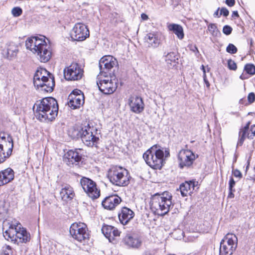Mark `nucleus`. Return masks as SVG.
Instances as JSON below:
<instances>
[{
  "label": "nucleus",
  "mask_w": 255,
  "mask_h": 255,
  "mask_svg": "<svg viewBox=\"0 0 255 255\" xmlns=\"http://www.w3.org/2000/svg\"><path fill=\"white\" fill-rule=\"evenodd\" d=\"M33 109L38 120L41 121H52L57 116L58 105L54 98L47 97L37 101L34 105Z\"/></svg>",
  "instance_id": "1"
},
{
  "label": "nucleus",
  "mask_w": 255,
  "mask_h": 255,
  "mask_svg": "<svg viewBox=\"0 0 255 255\" xmlns=\"http://www.w3.org/2000/svg\"><path fill=\"white\" fill-rule=\"evenodd\" d=\"M25 46L33 53L36 54L38 59L41 62H47L51 57V49L45 41L44 36L28 38L25 41Z\"/></svg>",
  "instance_id": "2"
},
{
  "label": "nucleus",
  "mask_w": 255,
  "mask_h": 255,
  "mask_svg": "<svg viewBox=\"0 0 255 255\" xmlns=\"http://www.w3.org/2000/svg\"><path fill=\"white\" fill-rule=\"evenodd\" d=\"M170 156L169 151L165 150V152L161 149H157V145H154L148 149L143 154V158L151 168L155 169H160L164 164L165 159Z\"/></svg>",
  "instance_id": "3"
},
{
  "label": "nucleus",
  "mask_w": 255,
  "mask_h": 255,
  "mask_svg": "<svg viewBox=\"0 0 255 255\" xmlns=\"http://www.w3.org/2000/svg\"><path fill=\"white\" fill-rule=\"evenodd\" d=\"M8 228L3 232V236L5 239H10L14 243H26L30 240V236L26 230L21 227L20 223L10 224L7 221L3 223V230L5 227L8 226Z\"/></svg>",
  "instance_id": "4"
},
{
  "label": "nucleus",
  "mask_w": 255,
  "mask_h": 255,
  "mask_svg": "<svg viewBox=\"0 0 255 255\" xmlns=\"http://www.w3.org/2000/svg\"><path fill=\"white\" fill-rule=\"evenodd\" d=\"M172 196L168 192H164L161 194H155L152 198L151 208L155 214L164 216L173 206L172 203Z\"/></svg>",
  "instance_id": "5"
},
{
  "label": "nucleus",
  "mask_w": 255,
  "mask_h": 255,
  "mask_svg": "<svg viewBox=\"0 0 255 255\" xmlns=\"http://www.w3.org/2000/svg\"><path fill=\"white\" fill-rule=\"evenodd\" d=\"M107 176L113 184L120 187L128 186L131 178L128 170L118 166L111 167L108 170Z\"/></svg>",
  "instance_id": "6"
},
{
  "label": "nucleus",
  "mask_w": 255,
  "mask_h": 255,
  "mask_svg": "<svg viewBox=\"0 0 255 255\" xmlns=\"http://www.w3.org/2000/svg\"><path fill=\"white\" fill-rule=\"evenodd\" d=\"M47 73L45 69L38 70L33 77V84L35 87L44 92H51L54 89L55 81L54 77L49 74V77L45 76Z\"/></svg>",
  "instance_id": "7"
},
{
  "label": "nucleus",
  "mask_w": 255,
  "mask_h": 255,
  "mask_svg": "<svg viewBox=\"0 0 255 255\" xmlns=\"http://www.w3.org/2000/svg\"><path fill=\"white\" fill-rule=\"evenodd\" d=\"M97 129L94 127H91L88 124L82 127L80 130H75L74 137H80L83 143L88 146H93L96 144L99 138L94 133Z\"/></svg>",
  "instance_id": "8"
},
{
  "label": "nucleus",
  "mask_w": 255,
  "mask_h": 255,
  "mask_svg": "<svg viewBox=\"0 0 255 255\" xmlns=\"http://www.w3.org/2000/svg\"><path fill=\"white\" fill-rule=\"evenodd\" d=\"M238 245V238L233 234H227L220 243V253L221 255H232Z\"/></svg>",
  "instance_id": "9"
},
{
  "label": "nucleus",
  "mask_w": 255,
  "mask_h": 255,
  "mask_svg": "<svg viewBox=\"0 0 255 255\" xmlns=\"http://www.w3.org/2000/svg\"><path fill=\"white\" fill-rule=\"evenodd\" d=\"M70 234L72 237L79 242H85L89 238L88 229L85 224L74 223L70 228Z\"/></svg>",
  "instance_id": "10"
},
{
  "label": "nucleus",
  "mask_w": 255,
  "mask_h": 255,
  "mask_svg": "<svg viewBox=\"0 0 255 255\" xmlns=\"http://www.w3.org/2000/svg\"><path fill=\"white\" fill-rule=\"evenodd\" d=\"M104 77L99 76L97 77V84L99 90L105 94H111L113 93L117 88V82L115 80H112L108 75L103 76Z\"/></svg>",
  "instance_id": "11"
},
{
  "label": "nucleus",
  "mask_w": 255,
  "mask_h": 255,
  "mask_svg": "<svg viewBox=\"0 0 255 255\" xmlns=\"http://www.w3.org/2000/svg\"><path fill=\"white\" fill-rule=\"evenodd\" d=\"M80 184L88 196L93 199L98 198L100 195V190L96 183L89 178L83 177L80 180Z\"/></svg>",
  "instance_id": "12"
},
{
  "label": "nucleus",
  "mask_w": 255,
  "mask_h": 255,
  "mask_svg": "<svg viewBox=\"0 0 255 255\" xmlns=\"http://www.w3.org/2000/svg\"><path fill=\"white\" fill-rule=\"evenodd\" d=\"M100 74L101 76L110 75L112 69L118 65L117 59L111 55L103 56L99 61Z\"/></svg>",
  "instance_id": "13"
},
{
  "label": "nucleus",
  "mask_w": 255,
  "mask_h": 255,
  "mask_svg": "<svg viewBox=\"0 0 255 255\" xmlns=\"http://www.w3.org/2000/svg\"><path fill=\"white\" fill-rule=\"evenodd\" d=\"M83 69L77 63H73L64 70L65 78L67 80H78L82 77Z\"/></svg>",
  "instance_id": "14"
},
{
  "label": "nucleus",
  "mask_w": 255,
  "mask_h": 255,
  "mask_svg": "<svg viewBox=\"0 0 255 255\" xmlns=\"http://www.w3.org/2000/svg\"><path fill=\"white\" fill-rule=\"evenodd\" d=\"M197 157V155L196 156L190 150H181L178 155L179 167L182 169L184 167H190Z\"/></svg>",
  "instance_id": "15"
},
{
  "label": "nucleus",
  "mask_w": 255,
  "mask_h": 255,
  "mask_svg": "<svg viewBox=\"0 0 255 255\" xmlns=\"http://www.w3.org/2000/svg\"><path fill=\"white\" fill-rule=\"evenodd\" d=\"M70 34L74 40L83 41L89 36V31L85 24L77 23L71 30Z\"/></svg>",
  "instance_id": "16"
},
{
  "label": "nucleus",
  "mask_w": 255,
  "mask_h": 255,
  "mask_svg": "<svg viewBox=\"0 0 255 255\" xmlns=\"http://www.w3.org/2000/svg\"><path fill=\"white\" fill-rule=\"evenodd\" d=\"M68 105L73 109L79 108L84 103V96L81 91L74 90L68 96Z\"/></svg>",
  "instance_id": "17"
},
{
  "label": "nucleus",
  "mask_w": 255,
  "mask_h": 255,
  "mask_svg": "<svg viewBox=\"0 0 255 255\" xmlns=\"http://www.w3.org/2000/svg\"><path fill=\"white\" fill-rule=\"evenodd\" d=\"M128 104L130 110L135 114H140L144 109V104L141 97L132 96L129 97Z\"/></svg>",
  "instance_id": "18"
},
{
  "label": "nucleus",
  "mask_w": 255,
  "mask_h": 255,
  "mask_svg": "<svg viewBox=\"0 0 255 255\" xmlns=\"http://www.w3.org/2000/svg\"><path fill=\"white\" fill-rule=\"evenodd\" d=\"M13 144L11 138L8 142L0 139V163L3 162L11 154Z\"/></svg>",
  "instance_id": "19"
},
{
  "label": "nucleus",
  "mask_w": 255,
  "mask_h": 255,
  "mask_svg": "<svg viewBox=\"0 0 255 255\" xmlns=\"http://www.w3.org/2000/svg\"><path fill=\"white\" fill-rule=\"evenodd\" d=\"M250 122H249L244 128L239 132V139L238 142V145H242L246 137L252 139L255 135V125H252L249 128Z\"/></svg>",
  "instance_id": "20"
},
{
  "label": "nucleus",
  "mask_w": 255,
  "mask_h": 255,
  "mask_svg": "<svg viewBox=\"0 0 255 255\" xmlns=\"http://www.w3.org/2000/svg\"><path fill=\"white\" fill-rule=\"evenodd\" d=\"M82 158L81 154L79 153L78 149L75 150H69L63 156L64 162L69 166L78 163Z\"/></svg>",
  "instance_id": "21"
},
{
  "label": "nucleus",
  "mask_w": 255,
  "mask_h": 255,
  "mask_svg": "<svg viewBox=\"0 0 255 255\" xmlns=\"http://www.w3.org/2000/svg\"><path fill=\"white\" fill-rule=\"evenodd\" d=\"M122 201L121 198L117 195L107 197L103 201L102 204L105 209L112 210L117 206Z\"/></svg>",
  "instance_id": "22"
},
{
  "label": "nucleus",
  "mask_w": 255,
  "mask_h": 255,
  "mask_svg": "<svg viewBox=\"0 0 255 255\" xmlns=\"http://www.w3.org/2000/svg\"><path fill=\"white\" fill-rule=\"evenodd\" d=\"M101 230L103 234L110 242H113L115 238L119 237L120 235V231L114 226L105 225Z\"/></svg>",
  "instance_id": "23"
},
{
  "label": "nucleus",
  "mask_w": 255,
  "mask_h": 255,
  "mask_svg": "<svg viewBox=\"0 0 255 255\" xmlns=\"http://www.w3.org/2000/svg\"><path fill=\"white\" fill-rule=\"evenodd\" d=\"M134 216V213L131 210L127 207H123L121 213L119 214V218L122 224L126 225Z\"/></svg>",
  "instance_id": "24"
},
{
  "label": "nucleus",
  "mask_w": 255,
  "mask_h": 255,
  "mask_svg": "<svg viewBox=\"0 0 255 255\" xmlns=\"http://www.w3.org/2000/svg\"><path fill=\"white\" fill-rule=\"evenodd\" d=\"M14 171L10 168H7L0 172V186L6 184L14 179Z\"/></svg>",
  "instance_id": "25"
},
{
  "label": "nucleus",
  "mask_w": 255,
  "mask_h": 255,
  "mask_svg": "<svg viewBox=\"0 0 255 255\" xmlns=\"http://www.w3.org/2000/svg\"><path fill=\"white\" fill-rule=\"evenodd\" d=\"M60 195L62 200L67 202L74 198L75 193L72 187L69 185H66L62 188Z\"/></svg>",
  "instance_id": "26"
},
{
  "label": "nucleus",
  "mask_w": 255,
  "mask_h": 255,
  "mask_svg": "<svg viewBox=\"0 0 255 255\" xmlns=\"http://www.w3.org/2000/svg\"><path fill=\"white\" fill-rule=\"evenodd\" d=\"M125 244L132 248H138L141 244V241L135 234H127L123 239Z\"/></svg>",
  "instance_id": "27"
},
{
  "label": "nucleus",
  "mask_w": 255,
  "mask_h": 255,
  "mask_svg": "<svg viewBox=\"0 0 255 255\" xmlns=\"http://www.w3.org/2000/svg\"><path fill=\"white\" fill-rule=\"evenodd\" d=\"M195 182L192 181H186L180 186L181 194L183 197L187 196L194 190Z\"/></svg>",
  "instance_id": "28"
},
{
  "label": "nucleus",
  "mask_w": 255,
  "mask_h": 255,
  "mask_svg": "<svg viewBox=\"0 0 255 255\" xmlns=\"http://www.w3.org/2000/svg\"><path fill=\"white\" fill-rule=\"evenodd\" d=\"M168 28L169 30L172 31L179 39H182L184 38V34L183 27L177 24H170Z\"/></svg>",
  "instance_id": "29"
},
{
  "label": "nucleus",
  "mask_w": 255,
  "mask_h": 255,
  "mask_svg": "<svg viewBox=\"0 0 255 255\" xmlns=\"http://www.w3.org/2000/svg\"><path fill=\"white\" fill-rule=\"evenodd\" d=\"M145 40L149 45L154 47H157L160 43V40L157 34L153 33L147 34L145 37Z\"/></svg>",
  "instance_id": "30"
},
{
  "label": "nucleus",
  "mask_w": 255,
  "mask_h": 255,
  "mask_svg": "<svg viewBox=\"0 0 255 255\" xmlns=\"http://www.w3.org/2000/svg\"><path fill=\"white\" fill-rule=\"evenodd\" d=\"M178 55L177 52H171L168 53L165 56V61L167 64L174 66L178 63Z\"/></svg>",
  "instance_id": "31"
},
{
  "label": "nucleus",
  "mask_w": 255,
  "mask_h": 255,
  "mask_svg": "<svg viewBox=\"0 0 255 255\" xmlns=\"http://www.w3.org/2000/svg\"><path fill=\"white\" fill-rule=\"evenodd\" d=\"M18 51V47L13 42H9L7 46V54L8 57L12 58L16 56Z\"/></svg>",
  "instance_id": "32"
},
{
  "label": "nucleus",
  "mask_w": 255,
  "mask_h": 255,
  "mask_svg": "<svg viewBox=\"0 0 255 255\" xmlns=\"http://www.w3.org/2000/svg\"><path fill=\"white\" fill-rule=\"evenodd\" d=\"M245 70L248 74L250 75L255 74V66L252 64H247L244 68Z\"/></svg>",
  "instance_id": "33"
},
{
  "label": "nucleus",
  "mask_w": 255,
  "mask_h": 255,
  "mask_svg": "<svg viewBox=\"0 0 255 255\" xmlns=\"http://www.w3.org/2000/svg\"><path fill=\"white\" fill-rule=\"evenodd\" d=\"M208 30L213 35L217 36L219 33L217 27L215 24H210L208 26Z\"/></svg>",
  "instance_id": "34"
},
{
  "label": "nucleus",
  "mask_w": 255,
  "mask_h": 255,
  "mask_svg": "<svg viewBox=\"0 0 255 255\" xmlns=\"http://www.w3.org/2000/svg\"><path fill=\"white\" fill-rule=\"evenodd\" d=\"M22 12V9L19 7H14L11 9V13L14 17L20 16Z\"/></svg>",
  "instance_id": "35"
},
{
  "label": "nucleus",
  "mask_w": 255,
  "mask_h": 255,
  "mask_svg": "<svg viewBox=\"0 0 255 255\" xmlns=\"http://www.w3.org/2000/svg\"><path fill=\"white\" fill-rule=\"evenodd\" d=\"M226 51L230 54H235L237 53L238 50L234 44L230 43L226 48Z\"/></svg>",
  "instance_id": "36"
},
{
  "label": "nucleus",
  "mask_w": 255,
  "mask_h": 255,
  "mask_svg": "<svg viewBox=\"0 0 255 255\" xmlns=\"http://www.w3.org/2000/svg\"><path fill=\"white\" fill-rule=\"evenodd\" d=\"M228 68L230 70H236L237 69V64L235 62V61L232 60V59L228 60Z\"/></svg>",
  "instance_id": "37"
},
{
  "label": "nucleus",
  "mask_w": 255,
  "mask_h": 255,
  "mask_svg": "<svg viewBox=\"0 0 255 255\" xmlns=\"http://www.w3.org/2000/svg\"><path fill=\"white\" fill-rule=\"evenodd\" d=\"M232 30L233 29L230 26L226 25L223 27V32L225 34L228 35L232 33Z\"/></svg>",
  "instance_id": "38"
},
{
  "label": "nucleus",
  "mask_w": 255,
  "mask_h": 255,
  "mask_svg": "<svg viewBox=\"0 0 255 255\" xmlns=\"http://www.w3.org/2000/svg\"><path fill=\"white\" fill-rule=\"evenodd\" d=\"M255 100V95L254 93H250L248 96V100L250 104L253 103Z\"/></svg>",
  "instance_id": "39"
},
{
  "label": "nucleus",
  "mask_w": 255,
  "mask_h": 255,
  "mask_svg": "<svg viewBox=\"0 0 255 255\" xmlns=\"http://www.w3.org/2000/svg\"><path fill=\"white\" fill-rule=\"evenodd\" d=\"M11 248L9 246L6 245L3 255H11Z\"/></svg>",
  "instance_id": "40"
},
{
  "label": "nucleus",
  "mask_w": 255,
  "mask_h": 255,
  "mask_svg": "<svg viewBox=\"0 0 255 255\" xmlns=\"http://www.w3.org/2000/svg\"><path fill=\"white\" fill-rule=\"evenodd\" d=\"M188 47L191 51H193L195 54H196V53H199L198 48L195 45L189 44L188 45Z\"/></svg>",
  "instance_id": "41"
},
{
  "label": "nucleus",
  "mask_w": 255,
  "mask_h": 255,
  "mask_svg": "<svg viewBox=\"0 0 255 255\" xmlns=\"http://www.w3.org/2000/svg\"><path fill=\"white\" fill-rule=\"evenodd\" d=\"M233 174L234 176L236 177H239V178H241L242 177V174L240 170L238 169H235L233 170Z\"/></svg>",
  "instance_id": "42"
},
{
  "label": "nucleus",
  "mask_w": 255,
  "mask_h": 255,
  "mask_svg": "<svg viewBox=\"0 0 255 255\" xmlns=\"http://www.w3.org/2000/svg\"><path fill=\"white\" fill-rule=\"evenodd\" d=\"M229 189H234L233 188L234 187L236 182L234 181L233 178L231 177L230 178V181H229Z\"/></svg>",
  "instance_id": "43"
},
{
  "label": "nucleus",
  "mask_w": 255,
  "mask_h": 255,
  "mask_svg": "<svg viewBox=\"0 0 255 255\" xmlns=\"http://www.w3.org/2000/svg\"><path fill=\"white\" fill-rule=\"evenodd\" d=\"M223 15L225 16H227L229 15V11L226 8H222L220 10V15Z\"/></svg>",
  "instance_id": "44"
},
{
  "label": "nucleus",
  "mask_w": 255,
  "mask_h": 255,
  "mask_svg": "<svg viewBox=\"0 0 255 255\" xmlns=\"http://www.w3.org/2000/svg\"><path fill=\"white\" fill-rule=\"evenodd\" d=\"M235 189H229V193L228 194V198H232L234 197V194L233 193L235 192Z\"/></svg>",
  "instance_id": "45"
},
{
  "label": "nucleus",
  "mask_w": 255,
  "mask_h": 255,
  "mask_svg": "<svg viewBox=\"0 0 255 255\" xmlns=\"http://www.w3.org/2000/svg\"><path fill=\"white\" fill-rule=\"evenodd\" d=\"M226 4L229 6H233L235 5V1H226Z\"/></svg>",
  "instance_id": "46"
},
{
  "label": "nucleus",
  "mask_w": 255,
  "mask_h": 255,
  "mask_svg": "<svg viewBox=\"0 0 255 255\" xmlns=\"http://www.w3.org/2000/svg\"><path fill=\"white\" fill-rule=\"evenodd\" d=\"M141 17L144 20H147L148 18V16L145 13H142L141 15Z\"/></svg>",
  "instance_id": "47"
},
{
  "label": "nucleus",
  "mask_w": 255,
  "mask_h": 255,
  "mask_svg": "<svg viewBox=\"0 0 255 255\" xmlns=\"http://www.w3.org/2000/svg\"><path fill=\"white\" fill-rule=\"evenodd\" d=\"M204 80L207 87H209L210 84L209 82L207 80L205 74H204Z\"/></svg>",
  "instance_id": "48"
},
{
  "label": "nucleus",
  "mask_w": 255,
  "mask_h": 255,
  "mask_svg": "<svg viewBox=\"0 0 255 255\" xmlns=\"http://www.w3.org/2000/svg\"><path fill=\"white\" fill-rule=\"evenodd\" d=\"M219 8H218V9L216 10V11H215V12H214V16H215L219 17V16H220V14H219Z\"/></svg>",
  "instance_id": "49"
},
{
  "label": "nucleus",
  "mask_w": 255,
  "mask_h": 255,
  "mask_svg": "<svg viewBox=\"0 0 255 255\" xmlns=\"http://www.w3.org/2000/svg\"><path fill=\"white\" fill-rule=\"evenodd\" d=\"M233 15H234V16H237V17H239V14H238V11H234L233 12Z\"/></svg>",
  "instance_id": "50"
},
{
  "label": "nucleus",
  "mask_w": 255,
  "mask_h": 255,
  "mask_svg": "<svg viewBox=\"0 0 255 255\" xmlns=\"http://www.w3.org/2000/svg\"><path fill=\"white\" fill-rule=\"evenodd\" d=\"M240 78L244 80V79H246V77L245 76V75H244V74H242L241 76H240Z\"/></svg>",
  "instance_id": "51"
},
{
  "label": "nucleus",
  "mask_w": 255,
  "mask_h": 255,
  "mask_svg": "<svg viewBox=\"0 0 255 255\" xmlns=\"http://www.w3.org/2000/svg\"><path fill=\"white\" fill-rule=\"evenodd\" d=\"M202 70H203V72H204V74H205V67H204V66L203 65H202Z\"/></svg>",
  "instance_id": "52"
},
{
  "label": "nucleus",
  "mask_w": 255,
  "mask_h": 255,
  "mask_svg": "<svg viewBox=\"0 0 255 255\" xmlns=\"http://www.w3.org/2000/svg\"><path fill=\"white\" fill-rule=\"evenodd\" d=\"M147 254H148V252H146L145 255H148Z\"/></svg>",
  "instance_id": "53"
},
{
  "label": "nucleus",
  "mask_w": 255,
  "mask_h": 255,
  "mask_svg": "<svg viewBox=\"0 0 255 255\" xmlns=\"http://www.w3.org/2000/svg\"><path fill=\"white\" fill-rule=\"evenodd\" d=\"M242 3L243 4V1L241 0Z\"/></svg>",
  "instance_id": "54"
},
{
  "label": "nucleus",
  "mask_w": 255,
  "mask_h": 255,
  "mask_svg": "<svg viewBox=\"0 0 255 255\" xmlns=\"http://www.w3.org/2000/svg\"><path fill=\"white\" fill-rule=\"evenodd\" d=\"M151 255L149 254V255Z\"/></svg>",
  "instance_id": "55"
},
{
  "label": "nucleus",
  "mask_w": 255,
  "mask_h": 255,
  "mask_svg": "<svg viewBox=\"0 0 255 255\" xmlns=\"http://www.w3.org/2000/svg\"><path fill=\"white\" fill-rule=\"evenodd\" d=\"M220 255H221L220 253Z\"/></svg>",
  "instance_id": "56"
}]
</instances>
